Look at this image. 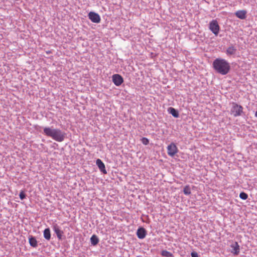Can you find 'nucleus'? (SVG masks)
I'll return each instance as SVG.
<instances>
[{
	"label": "nucleus",
	"mask_w": 257,
	"mask_h": 257,
	"mask_svg": "<svg viewBox=\"0 0 257 257\" xmlns=\"http://www.w3.org/2000/svg\"><path fill=\"white\" fill-rule=\"evenodd\" d=\"M213 67L214 70L221 75H226L230 71L229 63L225 59L217 58L213 62Z\"/></svg>",
	"instance_id": "f257e3e1"
},
{
	"label": "nucleus",
	"mask_w": 257,
	"mask_h": 257,
	"mask_svg": "<svg viewBox=\"0 0 257 257\" xmlns=\"http://www.w3.org/2000/svg\"><path fill=\"white\" fill-rule=\"evenodd\" d=\"M44 134L59 142H62L65 137V133L62 132L60 130L49 127H46L44 128Z\"/></svg>",
	"instance_id": "f03ea898"
},
{
	"label": "nucleus",
	"mask_w": 257,
	"mask_h": 257,
	"mask_svg": "<svg viewBox=\"0 0 257 257\" xmlns=\"http://www.w3.org/2000/svg\"><path fill=\"white\" fill-rule=\"evenodd\" d=\"M232 107L230 110L231 114L234 117L240 116L243 113V107L238 104L233 102Z\"/></svg>",
	"instance_id": "7ed1b4c3"
},
{
	"label": "nucleus",
	"mask_w": 257,
	"mask_h": 257,
	"mask_svg": "<svg viewBox=\"0 0 257 257\" xmlns=\"http://www.w3.org/2000/svg\"><path fill=\"white\" fill-rule=\"evenodd\" d=\"M209 29L215 36L218 34L220 27L216 20H213L210 22Z\"/></svg>",
	"instance_id": "20e7f679"
},
{
	"label": "nucleus",
	"mask_w": 257,
	"mask_h": 257,
	"mask_svg": "<svg viewBox=\"0 0 257 257\" xmlns=\"http://www.w3.org/2000/svg\"><path fill=\"white\" fill-rule=\"evenodd\" d=\"M178 151V150L176 145L173 143H171L167 147V153L168 155L170 156H174L176 153H177Z\"/></svg>",
	"instance_id": "39448f33"
},
{
	"label": "nucleus",
	"mask_w": 257,
	"mask_h": 257,
	"mask_svg": "<svg viewBox=\"0 0 257 257\" xmlns=\"http://www.w3.org/2000/svg\"><path fill=\"white\" fill-rule=\"evenodd\" d=\"M88 16L89 19L93 23H99L101 21V19L99 15L95 12H90L88 14Z\"/></svg>",
	"instance_id": "423d86ee"
},
{
	"label": "nucleus",
	"mask_w": 257,
	"mask_h": 257,
	"mask_svg": "<svg viewBox=\"0 0 257 257\" xmlns=\"http://www.w3.org/2000/svg\"><path fill=\"white\" fill-rule=\"evenodd\" d=\"M112 81L117 86H120L123 82V78L119 74H114L112 76Z\"/></svg>",
	"instance_id": "0eeeda50"
},
{
	"label": "nucleus",
	"mask_w": 257,
	"mask_h": 257,
	"mask_svg": "<svg viewBox=\"0 0 257 257\" xmlns=\"http://www.w3.org/2000/svg\"><path fill=\"white\" fill-rule=\"evenodd\" d=\"M96 164L101 172H102L104 174L107 173V171L105 167V165L100 159H97L96 161Z\"/></svg>",
	"instance_id": "6e6552de"
},
{
	"label": "nucleus",
	"mask_w": 257,
	"mask_h": 257,
	"mask_svg": "<svg viewBox=\"0 0 257 257\" xmlns=\"http://www.w3.org/2000/svg\"><path fill=\"white\" fill-rule=\"evenodd\" d=\"M147 234V231L146 229L143 227L139 228L137 232V235L139 238L143 239L144 238Z\"/></svg>",
	"instance_id": "1a4fd4ad"
},
{
	"label": "nucleus",
	"mask_w": 257,
	"mask_h": 257,
	"mask_svg": "<svg viewBox=\"0 0 257 257\" xmlns=\"http://www.w3.org/2000/svg\"><path fill=\"white\" fill-rule=\"evenodd\" d=\"M53 229L59 239H61L62 234H63V231L60 230L59 226L57 224L54 225Z\"/></svg>",
	"instance_id": "9d476101"
},
{
	"label": "nucleus",
	"mask_w": 257,
	"mask_h": 257,
	"mask_svg": "<svg viewBox=\"0 0 257 257\" xmlns=\"http://www.w3.org/2000/svg\"><path fill=\"white\" fill-rule=\"evenodd\" d=\"M231 247L232 248L231 252L234 255H237L239 253V245L237 242H235L234 243L231 245Z\"/></svg>",
	"instance_id": "9b49d317"
},
{
	"label": "nucleus",
	"mask_w": 257,
	"mask_h": 257,
	"mask_svg": "<svg viewBox=\"0 0 257 257\" xmlns=\"http://www.w3.org/2000/svg\"><path fill=\"white\" fill-rule=\"evenodd\" d=\"M235 14L237 18L244 19L246 18V12L245 10L237 11Z\"/></svg>",
	"instance_id": "f8f14e48"
},
{
	"label": "nucleus",
	"mask_w": 257,
	"mask_h": 257,
	"mask_svg": "<svg viewBox=\"0 0 257 257\" xmlns=\"http://www.w3.org/2000/svg\"><path fill=\"white\" fill-rule=\"evenodd\" d=\"M29 242L30 244L33 247H36L38 245L37 241L34 237H30L29 238Z\"/></svg>",
	"instance_id": "ddd939ff"
},
{
	"label": "nucleus",
	"mask_w": 257,
	"mask_h": 257,
	"mask_svg": "<svg viewBox=\"0 0 257 257\" xmlns=\"http://www.w3.org/2000/svg\"><path fill=\"white\" fill-rule=\"evenodd\" d=\"M236 51V48L233 46L229 47L226 50V54L228 55H231L235 54Z\"/></svg>",
	"instance_id": "4468645a"
},
{
	"label": "nucleus",
	"mask_w": 257,
	"mask_h": 257,
	"mask_svg": "<svg viewBox=\"0 0 257 257\" xmlns=\"http://www.w3.org/2000/svg\"><path fill=\"white\" fill-rule=\"evenodd\" d=\"M44 237L48 240H49L51 238L50 230L49 228H46L44 231Z\"/></svg>",
	"instance_id": "2eb2a0df"
},
{
	"label": "nucleus",
	"mask_w": 257,
	"mask_h": 257,
	"mask_svg": "<svg viewBox=\"0 0 257 257\" xmlns=\"http://www.w3.org/2000/svg\"><path fill=\"white\" fill-rule=\"evenodd\" d=\"M169 112L175 117H178L179 116V113L173 107H170L169 108Z\"/></svg>",
	"instance_id": "dca6fc26"
},
{
	"label": "nucleus",
	"mask_w": 257,
	"mask_h": 257,
	"mask_svg": "<svg viewBox=\"0 0 257 257\" xmlns=\"http://www.w3.org/2000/svg\"><path fill=\"white\" fill-rule=\"evenodd\" d=\"M90 241L91 244L95 245L98 243L99 240L95 235H93L90 238Z\"/></svg>",
	"instance_id": "f3484780"
},
{
	"label": "nucleus",
	"mask_w": 257,
	"mask_h": 257,
	"mask_svg": "<svg viewBox=\"0 0 257 257\" xmlns=\"http://www.w3.org/2000/svg\"><path fill=\"white\" fill-rule=\"evenodd\" d=\"M161 255L166 257H173V254L166 250H163L161 252Z\"/></svg>",
	"instance_id": "a211bd4d"
},
{
	"label": "nucleus",
	"mask_w": 257,
	"mask_h": 257,
	"mask_svg": "<svg viewBox=\"0 0 257 257\" xmlns=\"http://www.w3.org/2000/svg\"><path fill=\"white\" fill-rule=\"evenodd\" d=\"M183 192L185 195H190L191 194V190L189 185H186L184 187Z\"/></svg>",
	"instance_id": "6ab92c4d"
},
{
	"label": "nucleus",
	"mask_w": 257,
	"mask_h": 257,
	"mask_svg": "<svg viewBox=\"0 0 257 257\" xmlns=\"http://www.w3.org/2000/svg\"><path fill=\"white\" fill-rule=\"evenodd\" d=\"M239 197L243 200H246L248 197V195L246 193L242 192L240 193Z\"/></svg>",
	"instance_id": "aec40b11"
},
{
	"label": "nucleus",
	"mask_w": 257,
	"mask_h": 257,
	"mask_svg": "<svg viewBox=\"0 0 257 257\" xmlns=\"http://www.w3.org/2000/svg\"><path fill=\"white\" fill-rule=\"evenodd\" d=\"M141 141L142 143L145 145H148L149 143V140L146 138H143Z\"/></svg>",
	"instance_id": "412c9836"
},
{
	"label": "nucleus",
	"mask_w": 257,
	"mask_h": 257,
	"mask_svg": "<svg viewBox=\"0 0 257 257\" xmlns=\"http://www.w3.org/2000/svg\"><path fill=\"white\" fill-rule=\"evenodd\" d=\"M19 196L21 200H23L26 197V194L23 191L20 192Z\"/></svg>",
	"instance_id": "4be33fe9"
},
{
	"label": "nucleus",
	"mask_w": 257,
	"mask_h": 257,
	"mask_svg": "<svg viewBox=\"0 0 257 257\" xmlns=\"http://www.w3.org/2000/svg\"><path fill=\"white\" fill-rule=\"evenodd\" d=\"M191 255L192 257H199L198 254L196 252H192Z\"/></svg>",
	"instance_id": "5701e85b"
},
{
	"label": "nucleus",
	"mask_w": 257,
	"mask_h": 257,
	"mask_svg": "<svg viewBox=\"0 0 257 257\" xmlns=\"http://www.w3.org/2000/svg\"><path fill=\"white\" fill-rule=\"evenodd\" d=\"M255 116L257 117V111H256V112L255 113Z\"/></svg>",
	"instance_id": "b1692460"
}]
</instances>
